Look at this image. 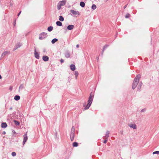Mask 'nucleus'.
Here are the masks:
<instances>
[{
    "instance_id": "12",
    "label": "nucleus",
    "mask_w": 159,
    "mask_h": 159,
    "mask_svg": "<svg viewBox=\"0 0 159 159\" xmlns=\"http://www.w3.org/2000/svg\"><path fill=\"white\" fill-rule=\"evenodd\" d=\"M70 68L72 71H74L75 69V65L71 64L70 66Z\"/></svg>"
},
{
    "instance_id": "40",
    "label": "nucleus",
    "mask_w": 159,
    "mask_h": 159,
    "mask_svg": "<svg viewBox=\"0 0 159 159\" xmlns=\"http://www.w3.org/2000/svg\"><path fill=\"white\" fill-rule=\"evenodd\" d=\"M13 133H14V134L16 133L15 131L14 130L13 131Z\"/></svg>"
},
{
    "instance_id": "18",
    "label": "nucleus",
    "mask_w": 159,
    "mask_h": 159,
    "mask_svg": "<svg viewBox=\"0 0 159 159\" xmlns=\"http://www.w3.org/2000/svg\"><path fill=\"white\" fill-rule=\"evenodd\" d=\"M85 3L83 2H81L80 3V5L82 7H84L85 6Z\"/></svg>"
},
{
    "instance_id": "29",
    "label": "nucleus",
    "mask_w": 159,
    "mask_h": 159,
    "mask_svg": "<svg viewBox=\"0 0 159 159\" xmlns=\"http://www.w3.org/2000/svg\"><path fill=\"white\" fill-rule=\"evenodd\" d=\"M153 154H159V151H156L153 152Z\"/></svg>"
},
{
    "instance_id": "24",
    "label": "nucleus",
    "mask_w": 159,
    "mask_h": 159,
    "mask_svg": "<svg viewBox=\"0 0 159 159\" xmlns=\"http://www.w3.org/2000/svg\"><path fill=\"white\" fill-rule=\"evenodd\" d=\"M65 56L67 58L69 57H70V53L68 52L66 53L65 54Z\"/></svg>"
},
{
    "instance_id": "17",
    "label": "nucleus",
    "mask_w": 159,
    "mask_h": 159,
    "mask_svg": "<svg viewBox=\"0 0 159 159\" xmlns=\"http://www.w3.org/2000/svg\"><path fill=\"white\" fill-rule=\"evenodd\" d=\"M20 99V97L18 95H16L14 97V99L16 101Z\"/></svg>"
},
{
    "instance_id": "42",
    "label": "nucleus",
    "mask_w": 159,
    "mask_h": 159,
    "mask_svg": "<svg viewBox=\"0 0 159 159\" xmlns=\"http://www.w3.org/2000/svg\"><path fill=\"white\" fill-rule=\"evenodd\" d=\"M12 108L11 107V108H10V110H12Z\"/></svg>"
},
{
    "instance_id": "36",
    "label": "nucleus",
    "mask_w": 159,
    "mask_h": 159,
    "mask_svg": "<svg viewBox=\"0 0 159 159\" xmlns=\"http://www.w3.org/2000/svg\"><path fill=\"white\" fill-rule=\"evenodd\" d=\"M141 86V85H140V86H139V85H138V90H139L140 89Z\"/></svg>"
},
{
    "instance_id": "10",
    "label": "nucleus",
    "mask_w": 159,
    "mask_h": 159,
    "mask_svg": "<svg viewBox=\"0 0 159 159\" xmlns=\"http://www.w3.org/2000/svg\"><path fill=\"white\" fill-rule=\"evenodd\" d=\"M9 52L7 51L4 52L2 53V54L1 55V58H3L6 55L9 54Z\"/></svg>"
},
{
    "instance_id": "27",
    "label": "nucleus",
    "mask_w": 159,
    "mask_h": 159,
    "mask_svg": "<svg viewBox=\"0 0 159 159\" xmlns=\"http://www.w3.org/2000/svg\"><path fill=\"white\" fill-rule=\"evenodd\" d=\"M14 122L15 124L16 125H18L20 124V123L19 122L16 121V120H14Z\"/></svg>"
},
{
    "instance_id": "23",
    "label": "nucleus",
    "mask_w": 159,
    "mask_h": 159,
    "mask_svg": "<svg viewBox=\"0 0 159 159\" xmlns=\"http://www.w3.org/2000/svg\"><path fill=\"white\" fill-rule=\"evenodd\" d=\"M78 74H79V73H78V72L77 71H75V79H77V76L78 75Z\"/></svg>"
},
{
    "instance_id": "3",
    "label": "nucleus",
    "mask_w": 159,
    "mask_h": 159,
    "mask_svg": "<svg viewBox=\"0 0 159 159\" xmlns=\"http://www.w3.org/2000/svg\"><path fill=\"white\" fill-rule=\"evenodd\" d=\"M75 128L73 126L71 128V134H70V139L71 141H73L74 140V137L75 136Z\"/></svg>"
},
{
    "instance_id": "1",
    "label": "nucleus",
    "mask_w": 159,
    "mask_h": 159,
    "mask_svg": "<svg viewBox=\"0 0 159 159\" xmlns=\"http://www.w3.org/2000/svg\"><path fill=\"white\" fill-rule=\"evenodd\" d=\"M94 94L93 93H91L90 95L89 98V100L88 101V103L87 105H85L84 104V106L85 107V110H87L89 109L90 107V106L93 100V98Z\"/></svg>"
},
{
    "instance_id": "8",
    "label": "nucleus",
    "mask_w": 159,
    "mask_h": 159,
    "mask_svg": "<svg viewBox=\"0 0 159 159\" xmlns=\"http://www.w3.org/2000/svg\"><path fill=\"white\" fill-rule=\"evenodd\" d=\"M27 132H26V133L23 136L24 139H23V145H24L25 143V142H26V141L28 139V137L27 136Z\"/></svg>"
},
{
    "instance_id": "32",
    "label": "nucleus",
    "mask_w": 159,
    "mask_h": 159,
    "mask_svg": "<svg viewBox=\"0 0 159 159\" xmlns=\"http://www.w3.org/2000/svg\"><path fill=\"white\" fill-rule=\"evenodd\" d=\"M104 139H105V140L103 141V143H106L107 140V139H106V138L104 137Z\"/></svg>"
},
{
    "instance_id": "25",
    "label": "nucleus",
    "mask_w": 159,
    "mask_h": 159,
    "mask_svg": "<svg viewBox=\"0 0 159 159\" xmlns=\"http://www.w3.org/2000/svg\"><path fill=\"white\" fill-rule=\"evenodd\" d=\"M97 7L96 5L95 4H93L91 8L93 10H94L96 9V8Z\"/></svg>"
},
{
    "instance_id": "22",
    "label": "nucleus",
    "mask_w": 159,
    "mask_h": 159,
    "mask_svg": "<svg viewBox=\"0 0 159 159\" xmlns=\"http://www.w3.org/2000/svg\"><path fill=\"white\" fill-rule=\"evenodd\" d=\"M53 27L52 26H50L48 28V31H51L53 30Z\"/></svg>"
},
{
    "instance_id": "37",
    "label": "nucleus",
    "mask_w": 159,
    "mask_h": 159,
    "mask_svg": "<svg viewBox=\"0 0 159 159\" xmlns=\"http://www.w3.org/2000/svg\"><path fill=\"white\" fill-rule=\"evenodd\" d=\"M21 13V11H20L19 13H18V16H19V15H20V14Z\"/></svg>"
},
{
    "instance_id": "34",
    "label": "nucleus",
    "mask_w": 159,
    "mask_h": 159,
    "mask_svg": "<svg viewBox=\"0 0 159 159\" xmlns=\"http://www.w3.org/2000/svg\"><path fill=\"white\" fill-rule=\"evenodd\" d=\"M64 60L63 59H61L60 60V62L61 63H62L64 62Z\"/></svg>"
},
{
    "instance_id": "14",
    "label": "nucleus",
    "mask_w": 159,
    "mask_h": 159,
    "mask_svg": "<svg viewBox=\"0 0 159 159\" xmlns=\"http://www.w3.org/2000/svg\"><path fill=\"white\" fill-rule=\"evenodd\" d=\"M49 58L46 56H44L43 57V60L45 61H48V60Z\"/></svg>"
},
{
    "instance_id": "2",
    "label": "nucleus",
    "mask_w": 159,
    "mask_h": 159,
    "mask_svg": "<svg viewBox=\"0 0 159 159\" xmlns=\"http://www.w3.org/2000/svg\"><path fill=\"white\" fill-rule=\"evenodd\" d=\"M141 75H138L134 79L132 86V88L133 89H134L136 87L137 85H138V83L139 82V79Z\"/></svg>"
},
{
    "instance_id": "44",
    "label": "nucleus",
    "mask_w": 159,
    "mask_h": 159,
    "mask_svg": "<svg viewBox=\"0 0 159 159\" xmlns=\"http://www.w3.org/2000/svg\"><path fill=\"white\" fill-rule=\"evenodd\" d=\"M44 52H45V50H44Z\"/></svg>"
},
{
    "instance_id": "30",
    "label": "nucleus",
    "mask_w": 159,
    "mask_h": 159,
    "mask_svg": "<svg viewBox=\"0 0 159 159\" xmlns=\"http://www.w3.org/2000/svg\"><path fill=\"white\" fill-rule=\"evenodd\" d=\"M130 14L129 13H127L125 16V17L126 18H128L129 17H130Z\"/></svg>"
},
{
    "instance_id": "11",
    "label": "nucleus",
    "mask_w": 159,
    "mask_h": 159,
    "mask_svg": "<svg viewBox=\"0 0 159 159\" xmlns=\"http://www.w3.org/2000/svg\"><path fill=\"white\" fill-rule=\"evenodd\" d=\"M39 54L36 51L35 49L34 51V56L37 59H39Z\"/></svg>"
},
{
    "instance_id": "5",
    "label": "nucleus",
    "mask_w": 159,
    "mask_h": 159,
    "mask_svg": "<svg viewBox=\"0 0 159 159\" xmlns=\"http://www.w3.org/2000/svg\"><path fill=\"white\" fill-rule=\"evenodd\" d=\"M47 36V33L43 32L39 34V39L40 40H42L45 38Z\"/></svg>"
},
{
    "instance_id": "41",
    "label": "nucleus",
    "mask_w": 159,
    "mask_h": 159,
    "mask_svg": "<svg viewBox=\"0 0 159 159\" xmlns=\"http://www.w3.org/2000/svg\"><path fill=\"white\" fill-rule=\"evenodd\" d=\"M1 78H2V77H1V75H0V79H1Z\"/></svg>"
},
{
    "instance_id": "6",
    "label": "nucleus",
    "mask_w": 159,
    "mask_h": 159,
    "mask_svg": "<svg viewBox=\"0 0 159 159\" xmlns=\"http://www.w3.org/2000/svg\"><path fill=\"white\" fill-rule=\"evenodd\" d=\"M71 12L73 15H75L80 16V12L78 11H75L73 10H71L70 11Z\"/></svg>"
},
{
    "instance_id": "35",
    "label": "nucleus",
    "mask_w": 159,
    "mask_h": 159,
    "mask_svg": "<svg viewBox=\"0 0 159 159\" xmlns=\"http://www.w3.org/2000/svg\"><path fill=\"white\" fill-rule=\"evenodd\" d=\"M145 111V109H142L141 110V112H143Z\"/></svg>"
},
{
    "instance_id": "43",
    "label": "nucleus",
    "mask_w": 159,
    "mask_h": 159,
    "mask_svg": "<svg viewBox=\"0 0 159 159\" xmlns=\"http://www.w3.org/2000/svg\"><path fill=\"white\" fill-rule=\"evenodd\" d=\"M5 133H6L5 132V131H4L3 134H5Z\"/></svg>"
},
{
    "instance_id": "31",
    "label": "nucleus",
    "mask_w": 159,
    "mask_h": 159,
    "mask_svg": "<svg viewBox=\"0 0 159 159\" xmlns=\"http://www.w3.org/2000/svg\"><path fill=\"white\" fill-rule=\"evenodd\" d=\"M16 154L15 152H13L11 153V155L12 156H16Z\"/></svg>"
},
{
    "instance_id": "16",
    "label": "nucleus",
    "mask_w": 159,
    "mask_h": 159,
    "mask_svg": "<svg viewBox=\"0 0 159 159\" xmlns=\"http://www.w3.org/2000/svg\"><path fill=\"white\" fill-rule=\"evenodd\" d=\"M7 126V124L5 122L2 123L1 124V126L2 128H5Z\"/></svg>"
},
{
    "instance_id": "9",
    "label": "nucleus",
    "mask_w": 159,
    "mask_h": 159,
    "mask_svg": "<svg viewBox=\"0 0 159 159\" xmlns=\"http://www.w3.org/2000/svg\"><path fill=\"white\" fill-rule=\"evenodd\" d=\"M128 126L130 128L134 129H137V126L134 124H130L128 125Z\"/></svg>"
},
{
    "instance_id": "21",
    "label": "nucleus",
    "mask_w": 159,
    "mask_h": 159,
    "mask_svg": "<svg viewBox=\"0 0 159 159\" xmlns=\"http://www.w3.org/2000/svg\"><path fill=\"white\" fill-rule=\"evenodd\" d=\"M58 41V39H54L52 40V44L54 43L55 42H57Z\"/></svg>"
},
{
    "instance_id": "4",
    "label": "nucleus",
    "mask_w": 159,
    "mask_h": 159,
    "mask_svg": "<svg viewBox=\"0 0 159 159\" xmlns=\"http://www.w3.org/2000/svg\"><path fill=\"white\" fill-rule=\"evenodd\" d=\"M66 3V2L64 1H60L57 4V9L60 10L61 7V6H64Z\"/></svg>"
},
{
    "instance_id": "26",
    "label": "nucleus",
    "mask_w": 159,
    "mask_h": 159,
    "mask_svg": "<svg viewBox=\"0 0 159 159\" xmlns=\"http://www.w3.org/2000/svg\"><path fill=\"white\" fill-rule=\"evenodd\" d=\"M108 45H106L104 46V47L103 48V50H102V53H103V52H104L105 49L106 48H107L108 47Z\"/></svg>"
},
{
    "instance_id": "7",
    "label": "nucleus",
    "mask_w": 159,
    "mask_h": 159,
    "mask_svg": "<svg viewBox=\"0 0 159 159\" xmlns=\"http://www.w3.org/2000/svg\"><path fill=\"white\" fill-rule=\"evenodd\" d=\"M22 45V44L20 43H17L15 46L14 48L13 49V50L14 51L17 48H19Z\"/></svg>"
},
{
    "instance_id": "38",
    "label": "nucleus",
    "mask_w": 159,
    "mask_h": 159,
    "mask_svg": "<svg viewBox=\"0 0 159 159\" xmlns=\"http://www.w3.org/2000/svg\"><path fill=\"white\" fill-rule=\"evenodd\" d=\"M76 47L77 48H78L79 47V44H77L76 46Z\"/></svg>"
},
{
    "instance_id": "13",
    "label": "nucleus",
    "mask_w": 159,
    "mask_h": 159,
    "mask_svg": "<svg viewBox=\"0 0 159 159\" xmlns=\"http://www.w3.org/2000/svg\"><path fill=\"white\" fill-rule=\"evenodd\" d=\"M74 27V25H69L67 27V29L69 30H72Z\"/></svg>"
},
{
    "instance_id": "20",
    "label": "nucleus",
    "mask_w": 159,
    "mask_h": 159,
    "mask_svg": "<svg viewBox=\"0 0 159 159\" xmlns=\"http://www.w3.org/2000/svg\"><path fill=\"white\" fill-rule=\"evenodd\" d=\"M59 20L61 21H63L64 20V18L62 16H59Z\"/></svg>"
},
{
    "instance_id": "28",
    "label": "nucleus",
    "mask_w": 159,
    "mask_h": 159,
    "mask_svg": "<svg viewBox=\"0 0 159 159\" xmlns=\"http://www.w3.org/2000/svg\"><path fill=\"white\" fill-rule=\"evenodd\" d=\"M73 145L74 147H77L78 146V144L77 142H75L73 143Z\"/></svg>"
},
{
    "instance_id": "39",
    "label": "nucleus",
    "mask_w": 159,
    "mask_h": 159,
    "mask_svg": "<svg viewBox=\"0 0 159 159\" xmlns=\"http://www.w3.org/2000/svg\"><path fill=\"white\" fill-rule=\"evenodd\" d=\"M127 5H126L124 7V9H125L126 7H127Z\"/></svg>"
},
{
    "instance_id": "15",
    "label": "nucleus",
    "mask_w": 159,
    "mask_h": 159,
    "mask_svg": "<svg viewBox=\"0 0 159 159\" xmlns=\"http://www.w3.org/2000/svg\"><path fill=\"white\" fill-rule=\"evenodd\" d=\"M110 132L108 131H107L106 132V134H105V136L104 137L106 139H107L109 137Z\"/></svg>"
},
{
    "instance_id": "19",
    "label": "nucleus",
    "mask_w": 159,
    "mask_h": 159,
    "mask_svg": "<svg viewBox=\"0 0 159 159\" xmlns=\"http://www.w3.org/2000/svg\"><path fill=\"white\" fill-rule=\"evenodd\" d=\"M56 24L57 26H61L62 25V23L60 21H57L56 22Z\"/></svg>"
},
{
    "instance_id": "33",
    "label": "nucleus",
    "mask_w": 159,
    "mask_h": 159,
    "mask_svg": "<svg viewBox=\"0 0 159 159\" xmlns=\"http://www.w3.org/2000/svg\"><path fill=\"white\" fill-rule=\"evenodd\" d=\"M23 87V85L21 84L20 85V86L19 87V89H22Z\"/></svg>"
}]
</instances>
